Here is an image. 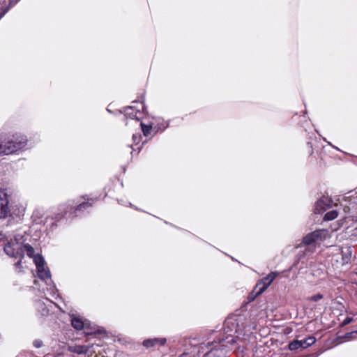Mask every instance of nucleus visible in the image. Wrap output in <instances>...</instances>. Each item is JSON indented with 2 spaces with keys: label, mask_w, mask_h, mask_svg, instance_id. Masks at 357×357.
Instances as JSON below:
<instances>
[{
  "label": "nucleus",
  "mask_w": 357,
  "mask_h": 357,
  "mask_svg": "<svg viewBox=\"0 0 357 357\" xmlns=\"http://www.w3.org/2000/svg\"><path fill=\"white\" fill-rule=\"evenodd\" d=\"M92 347V346L89 345H77L74 347V349L73 350L74 352H76L78 354H88L91 352L90 349Z\"/></svg>",
  "instance_id": "obj_10"
},
{
  "label": "nucleus",
  "mask_w": 357,
  "mask_h": 357,
  "mask_svg": "<svg viewBox=\"0 0 357 357\" xmlns=\"http://www.w3.org/2000/svg\"><path fill=\"white\" fill-rule=\"evenodd\" d=\"M18 0H16V2Z\"/></svg>",
  "instance_id": "obj_33"
},
{
  "label": "nucleus",
  "mask_w": 357,
  "mask_h": 357,
  "mask_svg": "<svg viewBox=\"0 0 357 357\" xmlns=\"http://www.w3.org/2000/svg\"><path fill=\"white\" fill-rule=\"evenodd\" d=\"M300 341L301 342V347L305 349L313 344L315 342L316 339L314 336H308L307 337L303 340H301Z\"/></svg>",
  "instance_id": "obj_12"
},
{
  "label": "nucleus",
  "mask_w": 357,
  "mask_h": 357,
  "mask_svg": "<svg viewBox=\"0 0 357 357\" xmlns=\"http://www.w3.org/2000/svg\"><path fill=\"white\" fill-rule=\"evenodd\" d=\"M33 258L37 268L45 266V261L41 255H36Z\"/></svg>",
  "instance_id": "obj_15"
},
{
  "label": "nucleus",
  "mask_w": 357,
  "mask_h": 357,
  "mask_svg": "<svg viewBox=\"0 0 357 357\" xmlns=\"http://www.w3.org/2000/svg\"><path fill=\"white\" fill-rule=\"evenodd\" d=\"M37 269H38V276L41 280H45L46 279H48L50 278V271L48 269V268H45L44 266H42Z\"/></svg>",
  "instance_id": "obj_9"
},
{
  "label": "nucleus",
  "mask_w": 357,
  "mask_h": 357,
  "mask_svg": "<svg viewBox=\"0 0 357 357\" xmlns=\"http://www.w3.org/2000/svg\"><path fill=\"white\" fill-rule=\"evenodd\" d=\"M22 247L23 248L24 252H26L27 256L29 257L30 258H33L36 255H34L33 248L29 244H24L23 245H22Z\"/></svg>",
  "instance_id": "obj_14"
},
{
  "label": "nucleus",
  "mask_w": 357,
  "mask_h": 357,
  "mask_svg": "<svg viewBox=\"0 0 357 357\" xmlns=\"http://www.w3.org/2000/svg\"><path fill=\"white\" fill-rule=\"evenodd\" d=\"M301 341L295 340V341L291 342L289 344V348L290 350H296V349H297L298 348H301Z\"/></svg>",
  "instance_id": "obj_18"
},
{
  "label": "nucleus",
  "mask_w": 357,
  "mask_h": 357,
  "mask_svg": "<svg viewBox=\"0 0 357 357\" xmlns=\"http://www.w3.org/2000/svg\"><path fill=\"white\" fill-rule=\"evenodd\" d=\"M24 257V250L23 249V248L22 247V245H20L15 255V257L14 258H20V259H22Z\"/></svg>",
  "instance_id": "obj_19"
},
{
  "label": "nucleus",
  "mask_w": 357,
  "mask_h": 357,
  "mask_svg": "<svg viewBox=\"0 0 357 357\" xmlns=\"http://www.w3.org/2000/svg\"><path fill=\"white\" fill-rule=\"evenodd\" d=\"M89 206H91V204L89 202H83L77 206V207L75 208V211L82 210L83 208H86Z\"/></svg>",
  "instance_id": "obj_20"
},
{
  "label": "nucleus",
  "mask_w": 357,
  "mask_h": 357,
  "mask_svg": "<svg viewBox=\"0 0 357 357\" xmlns=\"http://www.w3.org/2000/svg\"><path fill=\"white\" fill-rule=\"evenodd\" d=\"M126 114L128 115H132V107H128L127 109H126Z\"/></svg>",
  "instance_id": "obj_26"
},
{
  "label": "nucleus",
  "mask_w": 357,
  "mask_h": 357,
  "mask_svg": "<svg viewBox=\"0 0 357 357\" xmlns=\"http://www.w3.org/2000/svg\"><path fill=\"white\" fill-rule=\"evenodd\" d=\"M8 199L4 190H0V218H6L10 212Z\"/></svg>",
  "instance_id": "obj_4"
},
{
  "label": "nucleus",
  "mask_w": 357,
  "mask_h": 357,
  "mask_svg": "<svg viewBox=\"0 0 357 357\" xmlns=\"http://www.w3.org/2000/svg\"><path fill=\"white\" fill-rule=\"evenodd\" d=\"M139 126L142 128V130L145 136H148L151 130L152 127L151 126H146L143 123H140Z\"/></svg>",
  "instance_id": "obj_17"
},
{
  "label": "nucleus",
  "mask_w": 357,
  "mask_h": 357,
  "mask_svg": "<svg viewBox=\"0 0 357 357\" xmlns=\"http://www.w3.org/2000/svg\"><path fill=\"white\" fill-rule=\"evenodd\" d=\"M338 213L335 210L327 212L324 215V220L329 221L335 219L337 217Z\"/></svg>",
  "instance_id": "obj_16"
},
{
  "label": "nucleus",
  "mask_w": 357,
  "mask_h": 357,
  "mask_svg": "<svg viewBox=\"0 0 357 357\" xmlns=\"http://www.w3.org/2000/svg\"><path fill=\"white\" fill-rule=\"evenodd\" d=\"M15 266L18 268H22V261H21V259H19V261H17L15 264Z\"/></svg>",
  "instance_id": "obj_25"
},
{
  "label": "nucleus",
  "mask_w": 357,
  "mask_h": 357,
  "mask_svg": "<svg viewBox=\"0 0 357 357\" xmlns=\"http://www.w3.org/2000/svg\"><path fill=\"white\" fill-rule=\"evenodd\" d=\"M132 138L134 141H136V139H137V137L135 135H133Z\"/></svg>",
  "instance_id": "obj_29"
},
{
  "label": "nucleus",
  "mask_w": 357,
  "mask_h": 357,
  "mask_svg": "<svg viewBox=\"0 0 357 357\" xmlns=\"http://www.w3.org/2000/svg\"><path fill=\"white\" fill-rule=\"evenodd\" d=\"M291 332V331L289 328H287L284 331L285 333H290Z\"/></svg>",
  "instance_id": "obj_27"
},
{
  "label": "nucleus",
  "mask_w": 357,
  "mask_h": 357,
  "mask_svg": "<svg viewBox=\"0 0 357 357\" xmlns=\"http://www.w3.org/2000/svg\"><path fill=\"white\" fill-rule=\"evenodd\" d=\"M229 324V321H227L226 323H225V326H228Z\"/></svg>",
  "instance_id": "obj_31"
},
{
  "label": "nucleus",
  "mask_w": 357,
  "mask_h": 357,
  "mask_svg": "<svg viewBox=\"0 0 357 357\" xmlns=\"http://www.w3.org/2000/svg\"><path fill=\"white\" fill-rule=\"evenodd\" d=\"M321 298H323V295L320 294H317L314 295L312 297H310V300L312 301H314V302H317L319 300H321Z\"/></svg>",
  "instance_id": "obj_22"
},
{
  "label": "nucleus",
  "mask_w": 357,
  "mask_h": 357,
  "mask_svg": "<svg viewBox=\"0 0 357 357\" xmlns=\"http://www.w3.org/2000/svg\"><path fill=\"white\" fill-rule=\"evenodd\" d=\"M33 345L36 348H40L43 345V342L40 340H36L33 342Z\"/></svg>",
  "instance_id": "obj_23"
},
{
  "label": "nucleus",
  "mask_w": 357,
  "mask_h": 357,
  "mask_svg": "<svg viewBox=\"0 0 357 357\" xmlns=\"http://www.w3.org/2000/svg\"><path fill=\"white\" fill-rule=\"evenodd\" d=\"M27 140L22 136L0 137V155H8L22 149L26 145Z\"/></svg>",
  "instance_id": "obj_1"
},
{
  "label": "nucleus",
  "mask_w": 357,
  "mask_h": 357,
  "mask_svg": "<svg viewBox=\"0 0 357 357\" xmlns=\"http://www.w3.org/2000/svg\"><path fill=\"white\" fill-rule=\"evenodd\" d=\"M331 199L328 197L321 198L317 203V207H321V209L326 210V206H330L331 204Z\"/></svg>",
  "instance_id": "obj_13"
},
{
  "label": "nucleus",
  "mask_w": 357,
  "mask_h": 357,
  "mask_svg": "<svg viewBox=\"0 0 357 357\" xmlns=\"http://www.w3.org/2000/svg\"><path fill=\"white\" fill-rule=\"evenodd\" d=\"M5 14V12H3L0 13V19L2 17V16Z\"/></svg>",
  "instance_id": "obj_30"
},
{
  "label": "nucleus",
  "mask_w": 357,
  "mask_h": 357,
  "mask_svg": "<svg viewBox=\"0 0 357 357\" xmlns=\"http://www.w3.org/2000/svg\"><path fill=\"white\" fill-rule=\"evenodd\" d=\"M278 275V273L277 272H271L259 282L255 287V290L258 289L257 294H262L271 285Z\"/></svg>",
  "instance_id": "obj_3"
},
{
  "label": "nucleus",
  "mask_w": 357,
  "mask_h": 357,
  "mask_svg": "<svg viewBox=\"0 0 357 357\" xmlns=\"http://www.w3.org/2000/svg\"><path fill=\"white\" fill-rule=\"evenodd\" d=\"M257 291H258V289H257V290L254 289V291L249 294V296H248V300L249 302L253 301L255 299V298L259 295V294H257Z\"/></svg>",
  "instance_id": "obj_21"
},
{
  "label": "nucleus",
  "mask_w": 357,
  "mask_h": 357,
  "mask_svg": "<svg viewBox=\"0 0 357 357\" xmlns=\"http://www.w3.org/2000/svg\"><path fill=\"white\" fill-rule=\"evenodd\" d=\"M71 324L73 327L77 330L90 328L91 331L84 332V335H104L106 333L103 328L96 327V326L91 327L87 325V323H84L82 320L77 317H73L71 319Z\"/></svg>",
  "instance_id": "obj_2"
},
{
  "label": "nucleus",
  "mask_w": 357,
  "mask_h": 357,
  "mask_svg": "<svg viewBox=\"0 0 357 357\" xmlns=\"http://www.w3.org/2000/svg\"><path fill=\"white\" fill-rule=\"evenodd\" d=\"M326 233L325 230H316L306 235L303 239V243L305 245H310L319 238H321L322 235L325 236Z\"/></svg>",
  "instance_id": "obj_5"
},
{
  "label": "nucleus",
  "mask_w": 357,
  "mask_h": 357,
  "mask_svg": "<svg viewBox=\"0 0 357 357\" xmlns=\"http://www.w3.org/2000/svg\"><path fill=\"white\" fill-rule=\"evenodd\" d=\"M353 321V319L351 317H347L342 322L343 325H347L350 324Z\"/></svg>",
  "instance_id": "obj_24"
},
{
  "label": "nucleus",
  "mask_w": 357,
  "mask_h": 357,
  "mask_svg": "<svg viewBox=\"0 0 357 357\" xmlns=\"http://www.w3.org/2000/svg\"><path fill=\"white\" fill-rule=\"evenodd\" d=\"M213 343H214L213 342H208V345H211V344H213Z\"/></svg>",
  "instance_id": "obj_32"
},
{
  "label": "nucleus",
  "mask_w": 357,
  "mask_h": 357,
  "mask_svg": "<svg viewBox=\"0 0 357 357\" xmlns=\"http://www.w3.org/2000/svg\"><path fill=\"white\" fill-rule=\"evenodd\" d=\"M166 342L165 338H152L148 339L143 342V345L147 348L155 347L157 345H163Z\"/></svg>",
  "instance_id": "obj_8"
},
{
  "label": "nucleus",
  "mask_w": 357,
  "mask_h": 357,
  "mask_svg": "<svg viewBox=\"0 0 357 357\" xmlns=\"http://www.w3.org/2000/svg\"><path fill=\"white\" fill-rule=\"evenodd\" d=\"M352 340V336H332L326 341V349L332 348L333 346L337 345L345 340L349 341Z\"/></svg>",
  "instance_id": "obj_6"
},
{
  "label": "nucleus",
  "mask_w": 357,
  "mask_h": 357,
  "mask_svg": "<svg viewBox=\"0 0 357 357\" xmlns=\"http://www.w3.org/2000/svg\"><path fill=\"white\" fill-rule=\"evenodd\" d=\"M19 246L20 245L17 242H8L4 247V251L6 255L14 258Z\"/></svg>",
  "instance_id": "obj_7"
},
{
  "label": "nucleus",
  "mask_w": 357,
  "mask_h": 357,
  "mask_svg": "<svg viewBox=\"0 0 357 357\" xmlns=\"http://www.w3.org/2000/svg\"><path fill=\"white\" fill-rule=\"evenodd\" d=\"M342 263L347 264L350 261L352 255V250L351 248H347L344 250H342Z\"/></svg>",
  "instance_id": "obj_11"
},
{
  "label": "nucleus",
  "mask_w": 357,
  "mask_h": 357,
  "mask_svg": "<svg viewBox=\"0 0 357 357\" xmlns=\"http://www.w3.org/2000/svg\"><path fill=\"white\" fill-rule=\"evenodd\" d=\"M353 333H354V332H348L345 335H353Z\"/></svg>",
  "instance_id": "obj_28"
}]
</instances>
